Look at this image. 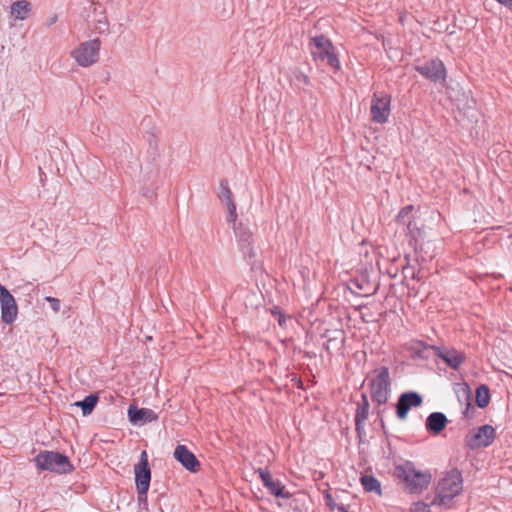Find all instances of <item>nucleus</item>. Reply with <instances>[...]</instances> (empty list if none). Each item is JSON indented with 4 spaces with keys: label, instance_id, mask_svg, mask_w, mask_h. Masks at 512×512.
I'll return each instance as SVG.
<instances>
[{
    "label": "nucleus",
    "instance_id": "f257e3e1",
    "mask_svg": "<svg viewBox=\"0 0 512 512\" xmlns=\"http://www.w3.org/2000/svg\"><path fill=\"white\" fill-rule=\"evenodd\" d=\"M463 488L462 474L458 469L449 471L438 483L432 506L449 508L452 500L460 494Z\"/></svg>",
    "mask_w": 512,
    "mask_h": 512
},
{
    "label": "nucleus",
    "instance_id": "f03ea898",
    "mask_svg": "<svg viewBox=\"0 0 512 512\" xmlns=\"http://www.w3.org/2000/svg\"><path fill=\"white\" fill-rule=\"evenodd\" d=\"M311 55L320 65H326L337 71L340 68L338 57L332 42L324 36H316L310 42Z\"/></svg>",
    "mask_w": 512,
    "mask_h": 512
},
{
    "label": "nucleus",
    "instance_id": "7ed1b4c3",
    "mask_svg": "<svg viewBox=\"0 0 512 512\" xmlns=\"http://www.w3.org/2000/svg\"><path fill=\"white\" fill-rule=\"evenodd\" d=\"M394 474L406 484L411 493L426 489L431 481L429 473L416 470L411 462L396 466Z\"/></svg>",
    "mask_w": 512,
    "mask_h": 512
},
{
    "label": "nucleus",
    "instance_id": "20e7f679",
    "mask_svg": "<svg viewBox=\"0 0 512 512\" xmlns=\"http://www.w3.org/2000/svg\"><path fill=\"white\" fill-rule=\"evenodd\" d=\"M34 462L40 470H48L59 474H66L74 469L67 456L54 451L40 452L34 458Z\"/></svg>",
    "mask_w": 512,
    "mask_h": 512
},
{
    "label": "nucleus",
    "instance_id": "39448f33",
    "mask_svg": "<svg viewBox=\"0 0 512 512\" xmlns=\"http://www.w3.org/2000/svg\"><path fill=\"white\" fill-rule=\"evenodd\" d=\"M370 386L373 401L380 405L385 404L388 401L391 391L389 369L385 366L375 369Z\"/></svg>",
    "mask_w": 512,
    "mask_h": 512
},
{
    "label": "nucleus",
    "instance_id": "423d86ee",
    "mask_svg": "<svg viewBox=\"0 0 512 512\" xmlns=\"http://www.w3.org/2000/svg\"><path fill=\"white\" fill-rule=\"evenodd\" d=\"M101 42L98 38L79 44L71 52V57L82 67H89L99 59Z\"/></svg>",
    "mask_w": 512,
    "mask_h": 512
},
{
    "label": "nucleus",
    "instance_id": "0eeeda50",
    "mask_svg": "<svg viewBox=\"0 0 512 512\" xmlns=\"http://www.w3.org/2000/svg\"><path fill=\"white\" fill-rule=\"evenodd\" d=\"M495 429L491 425H483L476 430H471L465 437V444L471 450L487 447L495 439Z\"/></svg>",
    "mask_w": 512,
    "mask_h": 512
},
{
    "label": "nucleus",
    "instance_id": "6e6552de",
    "mask_svg": "<svg viewBox=\"0 0 512 512\" xmlns=\"http://www.w3.org/2000/svg\"><path fill=\"white\" fill-rule=\"evenodd\" d=\"M134 473L137 491L140 494H146L151 480V470L146 450L141 452L139 462L134 467Z\"/></svg>",
    "mask_w": 512,
    "mask_h": 512
},
{
    "label": "nucleus",
    "instance_id": "1a4fd4ad",
    "mask_svg": "<svg viewBox=\"0 0 512 512\" xmlns=\"http://www.w3.org/2000/svg\"><path fill=\"white\" fill-rule=\"evenodd\" d=\"M414 69L426 79L432 82L444 81L446 78V69L439 59H432L422 64H417Z\"/></svg>",
    "mask_w": 512,
    "mask_h": 512
},
{
    "label": "nucleus",
    "instance_id": "9d476101",
    "mask_svg": "<svg viewBox=\"0 0 512 512\" xmlns=\"http://www.w3.org/2000/svg\"><path fill=\"white\" fill-rule=\"evenodd\" d=\"M1 319L6 324H12L18 315V306L13 295L0 284Z\"/></svg>",
    "mask_w": 512,
    "mask_h": 512
},
{
    "label": "nucleus",
    "instance_id": "9b49d317",
    "mask_svg": "<svg viewBox=\"0 0 512 512\" xmlns=\"http://www.w3.org/2000/svg\"><path fill=\"white\" fill-rule=\"evenodd\" d=\"M422 397L417 392H405L400 395L397 405L396 414L399 419H405L412 407H419L422 404Z\"/></svg>",
    "mask_w": 512,
    "mask_h": 512
},
{
    "label": "nucleus",
    "instance_id": "f8f14e48",
    "mask_svg": "<svg viewBox=\"0 0 512 512\" xmlns=\"http://www.w3.org/2000/svg\"><path fill=\"white\" fill-rule=\"evenodd\" d=\"M372 120L376 123H385L390 115V97L387 95L376 96L371 104Z\"/></svg>",
    "mask_w": 512,
    "mask_h": 512
},
{
    "label": "nucleus",
    "instance_id": "ddd939ff",
    "mask_svg": "<svg viewBox=\"0 0 512 512\" xmlns=\"http://www.w3.org/2000/svg\"><path fill=\"white\" fill-rule=\"evenodd\" d=\"M174 458L188 471L196 473L200 470V462L196 456L185 446L178 445L174 450Z\"/></svg>",
    "mask_w": 512,
    "mask_h": 512
},
{
    "label": "nucleus",
    "instance_id": "4468645a",
    "mask_svg": "<svg viewBox=\"0 0 512 512\" xmlns=\"http://www.w3.org/2000/svg\"><path fill=\"white\" fill-rule=\"evenodd\" d=\"M258 473L264 486L269 490L271 494L284 499L290 498L291 495L285 489V486L280 481L274 480L268 471L259 469Z\"/></svg>",
    "mask_w": 512,
    "mask_h": 512
},
{
    "label": "nucleus",
    "instance_id": "2eb2a0df",
    "mask_svg": "<svg viewBox=\"0 0 512 512\" xmlns=\"http://www.w3.org/2000/svg\"><path fill=\"white\" fill-rule=\"evenodd\" d=\"M435 354L441 358L452 369H458L465 361V355L453 348L435 347Z\"/></svg>",
    "mask_w": 512,
    "mask_h": 512
},
{
    "label": "nucleus",
    "instance_id": "dca6fc26",
    "mask_svg": "<svg viewBox=\"0 0 512 512\" xmlns=\"http://www.w3.org/2000/svg\"><path fill=\"white\" fill-rule=\"evenodd\" d=\"M128 417L130 422L134 424L153 422L158 419V415L152 409L137 408L136 406L129 407Z\"/></svg>",
    "mask_w": 512,
    "mask_h": 512
},
{
    "label": "nucleus",
    "instance_id": "f3484780",
    "mask_svg": "<svg viewBox=\"0 0 512 512\" xmlns=\"http://www.w3.org/2000/svg\"><path fill=\"white\" fill-rule=\"evenodd\" d=\"M447 422L445 414L433 412L427 417L425 427L428 432L437 435L445 429Z\"/></svg>",
    "mask_w": 512,
    "mask_h": 512
},
{
    "label": "nucleus",
    "instance_id": "a211bd4d",
    "mask_svg": "<svg viewBox=\"0 0 512 512\" xmlns=\"http://www.w3.org/2000/svg\"><path fill=\"white\" fill-rule=\"evenodd\" d=\"M368 267L372 269V257L368 251L365 250V264H364V275L361 283H356L357 288L361 291V295H370L375 291V285L370 282L368 277Z\"/></svg>",
    "mask_w": 512,
    "mask_h": 512
},
{
    "label": "nucleus",
    "instance_id": "6ab92c4d",
    "mask_svg": "<svg viewBox=\"0 0 512 512\" xmlns=\"http://www.w3.org/2000/svg\"><path fill=\"white\" fill-rule=\"evenodd\" d=\"M31 12V4L26 0H19L11 5V16L17 20H25Z\"/></svg>",
    "mask_w": 512,
    "mask_h": 512
},
{
    "label": "nucleus",
    "instance_id": "aec40b11",
    "mask_svg": "<svg viewBox=\"0 0 512 512\" xmlns=\"http://www.w3.org/2000/svg\"><path fill=\"white\" fill-rule=\"evenodd\" d=\"M360 483L365 492L375 493L378 496L382 495L381 484L373 475L362 474L360 477Z\"/></svg>",
    "mask_w": 512,
    "mask_h": 512
},
{
    "label": "nucleus",
    "instance_id": "412c9836",
    "mask_svg": "<svg viewBox=\"0 0 512 512\" xmlns=\"http://www.w3.org/2000/svg\"><path fill=\"white\" fill-rule=\"evenodd\" d=\"M235 236L240 242L250 243L252 241L253 234L251 230L244 225L243 223L235 222V225H232Z\"/></svg>",
    "mask_w": 512,
    "mask_h": 512
},
{
    "label": "nucleus",
    "instance_id": "4be33fe9",
    "mask_svg": "<svg viewBox=\"0 0 512 512\" xmlns=\"http://www.w3.org/2000/svg\"><path fill=\"white\" fill-rule=\"evenodd\" d=\"M490 402V391L486 385H480L476 389V403L479 408H485Z\"/></svg>",
    "mask_w": 512,
    "mask_h": 512
},
{
    "label": "nucleus",
    "instance_id": "5701e85b",
    "mask_svg": "<svg viewBox=\"0 0 512 512\" xmlns=\"http://www.w3.org/2000/svg\"><path fill=\"white\" fill-rule=\"evenodd\" d=\"M98 401L97 396L89 395L86 396L84 400L76 402L75 405L82 408L83 415H89L94 407L96 406Z\"/></svg>",
    "mask_w": 512,
    "mask_h": 512
},
{
    "label": "nucleus",
    "instance_id": "b1692460",
    "mask_svg": "<svg viewBox=\"0 0 512 512\" xmlns=\"http://www.w3.org/2000/svg\"><path fill=\"white\" fill-rule=\"evenodd\" d=\"M463 396L466 400V407L465 409L463 410V416L467 419H471L474 417V414L476 412V409L475 407L472 405L471 403V400H472V395H471V391L469 389L468 386H466L463 390Z\"/></svg>",
    "mask_w": 512,
    "mask_h": 512
},
{
    "label": "nucleus",
    "instance_id": "393cba45",
    "mask_svg": "<svg viewBox=\"0 0 512 512\" xmlns=\"http://www.w3.org/2000/svg\"><path fill=\"white\" fill-rule=\"evenodd\" d=\"M362 400H363V405L358 406L357 415L355 418L357 431H360V423H361V421L365 420L368 415L369 404H368V401L364 394H362Z\"/></svg>",
    "mask_w": 512,
    "mask_h": 512
},
{
    "label": "nucleus",
    "instance_id": "a878e982",
    "mask_svg": "<svg viewBox=\"0 0 512 512\" xmlns=\"http://www.w3.org/2000/svg\"><path fill=\"white\" fill-rule=\"evenodd\" d=\"M218 197L223 204L234 200L233 193H232V191L229 187V183L226 179H223L220 182V191H219Z\"/></svg>",
    "mask_w": 512,
    "mask_h": 512
},
{
    "label": "nucleus",
    "instance_id": "bb28decb",
    "mask_svg": "<svg viewBox=\"0 0 512 512\" xmlns=\"http://www.w3.org/2000/svg\"><path fill=\"white\" fill-rule=\"evenodd\" d=\"M406 227L407 234L414 240H417L418 237L422 235L421 228L417 225L414 218L408 219L406 224L404 225Z\"/></svg>",
    "mask_w": 512,
    "mask_h": 512
},
{
    "label": "nucleus",
    "instance_id": "cd10ccee",
    "mask_svg": "<svg viewBox=\"0 0 512 512\" xmlns=\"http://www.w3.org/2000/svg\"><path fill=\"white\" fill-rule=\"evenodd\" d=\"M414 209V206L413 205H407L405 207H403L397 217H396V221L399 225H405L406 222L408 221V219H413V217L411 216V213Z\"/></svg>",
    "mask_w": 512,
    "mask_h": 512
},
{
    "label": "nucleus",
    "instance_id": "c85d7f7f",
    "mask_svg": "<svg viewBox=\"0 0 512 512\" xmlns=\"http://www.w3.org/2000/svg\"><path fill=\"white\" fill-rule=\"evenodd\" d=\"M224 205L228 212L227 222L229 224L235 225V222H237V217H238L235 201L232 200L230 202H226V203H224Z\"/></svg>",
    "mask_w": 512,
    "mask_h": 512
},
{
    "label": "nucleus",
    "instance_id": "c756f323",
    "mask_svg": "<svg viewBox=\"0 0 512 512\" xmlns=\"http://www.w3.org/2000/svg\"><path fill=\"white\" fill-rule=\"evenodd\" d=\"M366 311H368V308L362 306L361 304H359L357 307L354 306V312H356L358 314V317L364 323H368V322L372 321V314L367 313Z\"/></svg>",
    "mask_w": 512,
    "mask_h": 512
},
{
    "label": "nucleus",
    "instance_id": "7c9ffc66",
    "mask_svg": "<svg viewBox=\"0 0 512 512\" xmlns=\"http://www.w3.org/2000/svg\"><path fill=\"white\" fill-rule=\"evenodd\" d=\"M429 506L423 502L414 503L411 506V512H428Z\"/></svg>",
    "mask_w": 512,
    "mask_h": 512
},
{
    "label": "nucleus",
    "instance_id": "2f4dec72",
    "mask_svg": "<svg viewBox=\"0 0 512 512\" xmlns=\"http://www.w3.org/2000/svg\"><path fill=\"white\" fill-rule=\"evenodd\" d=\"M46 301H48L51 304V308L55 313H58L60 311V301L57 298L47 296L45 298Z\"/></svg>",
    "mask_w": 512,
    "mask_h": 512
},
{
    "label": "nucleus",
    "instance_id": "473e14b6",
    "mask_svg": "<svg viewBox=\"0 0 512 512\" xmlns=\"http://www.w3.org/2000/svg\"><path fill=\"white\" fill-rule=\"evenodd\" d=\"M327 499H328V504L331 507L336 506L339 512H349L348 511L349 506L345 507L343 504H337V505L332 504L330 496H328Z\"/></svg>",
    "mask_w": 512,
    "mask_h": 512
},
{
    "label": "nucleus",
    "instance_id": "72a5a7b5",
    "mask_svg": "<svg viewBox=\"0 0 512 512\" xmlns=\"http://www.w3.org/2000/svg\"><path fill=\"white\" fill-rule=\"evenodd\" d=\"M497 2H499L500 4L504 5L505 7L509 8L510 10H512V0H496Z\"/></svg>",
    "mask_w": 512,
    "mask_h": 512
},
{
    "label": "nucleus",
    "instance_id": "f704fd0d",
    "mask_svg": "<svg viewBox=\"0 0 512 512\" xmlns=\"http://www.w3.org/2000/svg\"><path fill=\"white\" fill-rule=\"evenodd\" d=\"M283 323H284V320H283V318H282V317H280V318H279V324H280V325H283Z\"/></svg>",
    "mask_w": 512,
    "mask_h": 512
},
{
    "label": "nucleus",
    "instance_id": "c9c22d12",
    "mask_svg": "<svg viewBox=\"0 0 512 512\" xmlns=\"http://www.w3.org/2000/svg\"><path fill=\"white\" fill-rule=\"evenodd\" d=\"M360 248H361V250L364 249V242L363 241L360 243Z\"/></svg>",
    "mask_w": 512,
    "mask_h": 512
}]
</instances>
